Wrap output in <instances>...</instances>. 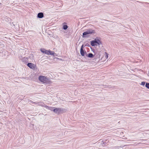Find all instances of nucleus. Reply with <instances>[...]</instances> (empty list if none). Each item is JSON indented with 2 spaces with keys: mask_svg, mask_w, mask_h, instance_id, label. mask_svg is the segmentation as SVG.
Wrapping results in <instances>:
<instances>
[{
  "mask_svg": "<svg viewBox=\"0 0 149 149\" xmlns=\"http://www.w3.org/2000/svg\"><path fill=\"white\" fill-rule=\"evenodd\" d=\"M39 81L44 83L48 84L50 82L49 79L47 77L43 76H40L38 78Z\"/></svg>",
  "mask_w": 149,
  "mask_h": 149,
  "instance_id": "f257e3e1",
  "label": "nucleus"
},
{
  "mask_svg": "<svg viewBox=\"0 0 149 149\" xmlns=\"http://www.w3.org/2000/svg\"><path fill=\"white\" fill-rule=\"evenodd\" d=\"M95 33V31L94 30L89 29L87 30L86 31L84 32L83 33V35L84 37H85L87 36L86 35L89 34H92L94 33Z\"/></svg>",
  "mask_w": 149,
  "mask_h": 149,
  "instance_id": "f03ea898",
  "label": "nucleus"
},
{
  "mask_svg": "<svg viewBox=\"0 0 149 149\" xmlns=\"http://www.w3.org/2000/svg\"><path fill=\"white\" fill-rule=\"evenodd\" d=\"M45 54L47 55H54V54H56L52 51H51L50 50H45Z\"/></svg>",
  "mask_w": 149,
  "mask_h": 149,
  "instance_id": "7ed1b4c3",
  "label": "nucleus"
},
{
  "mask_svg": "<svg viewBox=\"0 0 149 149\" xmlns=\"http://www.w3.org/2000/svg\"><path fill=\"white\" fill-rule=\"evenodd\" d=\"M34 103L36 104H38L39 105H40L42 107H45L46 109H49V107L48 106L46 105L45 104L43 103H41V102H38L37 103H36L35 102H33Z\"/></svg>",
  "mask_w": 149,
  "mask_h": 149,
  "instance_id": "20e7f679",
  "label": "nucleus"
},
{
  "mask_svg": "<svg viewBox=\"0 0 149 149\" xmlns=\"http://www.w3.org/2000/svg\"><path fill=\"white\" fill-rule=\"evenodd\" d=\"M61 111V109L58 108H56L53 110V111L56 113H59Z\"/></svg>",
  "mask_w": 149,
  "mask_h": 149,
  "instance_id": "39448f33",
  "label": "nucleus"
},
{
  "mask_svg": "<svg viewBox=\"0 0 149 149\" xmlns=\"http://www.w3.org/2000/svg\"><path fill=\"white\" fill-rule=\"evenodd\" d=\"M27 66L31 69L34 68V65L33 64L31 63H29L27 64Z\"/></svg>",
  "mask_w": 149,
  "mask_h": 149,
  "instance_id": "423d86ee",
  "label": "nucleus"
},
{
  "mask_svg": "<svg viewBox=\"0 0 149 149\" xmlns=\"http://www.w3.org/2000/svg\"><path fill=\"white\" fill-rule=\"evenodd\" d=\"M44 16L43 14L42 13H39L38 14V17L39 18H42Z\"/></svg>",
  "mask_w": 149,
  "mask_h": 149,
  "instance_id": "0eeeda50",
  "label": "nucleus"
},
{
  "mask_svg": "<svg viewBox=\"0 0 149 149\" xmlns=\"http://www.w3.org/2000/svg\"><path fill=\"white\" fill-rule=\"evenodd\" d=\"M95 43L97 44L98 45H100L101 44V42L100 40L98 39H95L94 40Z\"/></svg>",
  "mask_w": 149,
  "mask_h": 149,
  "instance_id": "6e6552de",
  "label": "nucleus"
},
{
  "mask_svg": "<svg viewBox=\"0 0 149 149\" xmlns=\"http://www.w3.org/2000/svg\"><path fill=\"white\" fill-rule=\"evenodd\" d=\"M91 45L92 46H94L95 45H97V44L96 43H95V42L94 40L92 41L91 42Z\"/></svg>",
  "mask_w": 149,
  "mask_h": 149,
  "instance_id": "1a4fd4ad",
  "label": "nucleus"
},
{
  "mask_svg": "<svg viewBox=\"0 0 149 149\" xmlns=\"http://www.w3.org/2000/svg\"><path fill=\"white\" fill-rule=\"evenodd\" d=\"M80 53L82 56H84L85 52L83 50H80Z\"/></svg>",
  "mask_w": 149,
  "mask_h": 149,
  "instance_id": "9d476101",
  "label": "nucleus"
},
{
  "mask_svg": "<svg viewBox=\"0 0 149 149\" xmlns=\"http://www.w3.org/2000/svg\"><path fill=\"white\" fill-rule=\"evenodd\" d=\"M93 56V55L92 53H89L88 54V56L89 58H92Z\"/></svg>",
  "mask_w": 149,
  "mask_h": 149,
  "instance_id": "9b49d317",
  "label": "nucleus"
},
{
  "mask_svg": "<svg viewBox=\"0 0 149 149\" xmlns=\"http://www.w3.org/2000/svg\"><path fill=\"white\" fill-rule=\"evenodd\" d=\"M68 28V26L67 25H64L63 26V28L64 30Z\"/></svg>",
  "mask_w": 149,
  "mask_h": 149,
  "instance_id": "f8f14e48",
  "label": "nucleus"
},
{
  "mask_svg": "<svg viewBox=\"0 0 149 149\" xmlns=\"http://www.w3.org/2000/svg\"><path fill=\"white\" fill-rule=\"evenodd\" d=\"M46 50L44 49H40V51L43 53H45V52Z\"/></svg>",
  "mask_w": 149,
  "mask_h": 149,
  "instance_id": "ddd939ff",
  "label": "nucleus"
},
{
  "mask_svg": "<svg viewBox=\"0 0 149 149\" xmlns=\"http://www.w3.org/2000/svg\"><path fill=\"white\" fill-rule=\"evenodd\" d=\"M145 86L147 88L149 89V83H146V84Z\"/></svg>",
  "mask_w": 149,
  "mask_h": 149,
  "instance_id": "4468645a",
  "label": "nucleus"
},
{
  "mask_svg": "<svg viewBox=\"0 0 149 149\" xmlns=\"http://www.w3.org/2000/svg\"><path fill=\"white\" fill-rule=\"evenodd\" d=\"M145 82H142L141 83V85L143 86H144L145 84Z\"/></svg>",
  "mask_w": 149,
  "mask_h": 149,
  "instance_id": "2eb2a0df",
  "label": "nucleus"
},
{
  "mask_svg": "<svg viewBox=\"0 0 149 149\" xmlns=\"http://www.w3.org/2000/svg\"><path fill=\"white\" fill-rule=\"evenodd\" d=\"M53 108H54L53 107H49V110H52Z\"/></svg>",
  "mask_w": 149,
  "mask_h": 149,
  "instance_id": "dca6fc26",
  "label": "nucleus"
},
{
  "mask_svg": "<svg viewBox=\"0 0 149 149\" xmlns=\"http://www.w3.org/2000/svg\"><path fill=\"white\" fill-rule=\"evenodd\" d=\"M83 46H84L83 45H82L81 46L80 50H83Z\"/></svg>",
  "mask_w": 149,
  "mask_h": 149,
  "instance_id": "f3484780",
  "label": "nucleus"
},
{
  "mask_svg": "<svg viewBox=\"0 0 149 149\" xmlns=\"http://www.w3.org/2000/svg\"><path fill=\"white\" fill-rule=\"evenodd\" d=\"M105 54H106V56L107 57V58L108 57V54L107 53H105Z\"/></svg>",
  "mask_w": 149,
  "mask_h": 149,
  "instance_id": "a211bd4d",
  "label": "nucleus"
},
{
  "mask_svg": "<svg viewBox=\"0 0 149 149\" xmlns=\"http://www.w3.org/2000/svg\"><path fill=\"white\" fill-rule=\"evenodd\" d=\"M148 76H149V73H148Z\"/></svg>",
  "mask_w": 149,
  "mask_h": 149,
  "instance_id": "6ab92c4d",
  "label": "nucleus"
}]
</instances>
